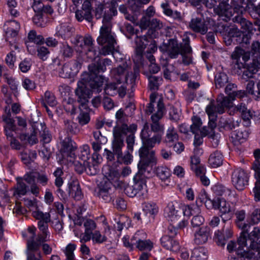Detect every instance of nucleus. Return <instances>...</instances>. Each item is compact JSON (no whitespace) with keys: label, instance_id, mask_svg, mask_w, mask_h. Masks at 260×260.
I'll return each mask as SVG.
<instances>
[{"label":"nucleus","instance_id":"nucleus-1","mask_svg":"<svg viewBox=\"0 0 260 260\" xmlns=\"http://www.w3.org/2000/svg\"><path fill=\"white\" fill-rule=\"evenodd\" d=\"M140 137L142 145L139 150L141 160L138 166L140 170H145L149 165L156 163L155 153L152 148L156 144L160 143L161 136L152 135L151 132L149 130V125L146 122L141 131Z\"/></svg>","mask_w":260,"mask_h":260},{"label":"nucleus","instance_id":"nucleus-2","mask_svg":"<svg viewBox=\"0 0 260 260\" xmlns=\"http://www.w3.org/2000/svg\"><path fill=\"white\" fill-rule=\"evenodd\" d=\"M106 10L104 5H100L96 9L95 16L100 18L103 14V25L100 30V36L97 38V42L101 45H105L100 53L103 55H107L113 53L116 41L113 34L111 31L112 25L110 22L111 16L106 14Z\"/></svg>","mask_w":260,"mask_h":260},{"label":"nucleus","instance_id":"nucleus-3","mask_svg":"<svg viewBox=\"0 0 260 260\" xmlns=\"http://www.w3.org/2000/svg\"><path fill=\"white\" fill-rule=\"evenodd\" d=\"M103 82H78L75 90L79 108L86 109L92 92H100L102 90Z\"/></svg>","mask_w":260,"mask_h":260},{"label":"nucleus","instance_id":"nucleus-4","mask_svg":"<svg viewBox=\"0 0 260 260\" xmlns=\"http://www.w3.org/2000/svg\"><path fill=\"white\" fill-rule=\"evenodd\" d=\"M246 237L245 245L242 246L238 243L239 247L236 249V253L241 257L251 258L254 255V253L251 250L259 248V243L257 242L260 238V229L258 227H254L252 231L249 233Z\"/></svg>","mask_w":260,"mask_h":260},{"label":"nucleus","instance_id":"nucleus-5","mask_svg":"<svg viewBox=\"0 0 260 260\" xmlns=\"http://www.w3.org/2000/svg\"><path fill=\"white\" fill-rule=\"evenodd\" d=\"M229 0H218L219 5L216 9V12L220 16H224L227 19H230L233 15L234 11L237 13H243L245 10L246 4L244 0H233L232 6H230L227 2Z\"/></svg>","mask_w":260,"mask_h":260},{"label":"nucleus","instance_id":"nucleus-6","mask_svg":"<svg viewBox=\"0 0 260 260\" xmlns=\"http://www.w3.org/2000/svg\"><path fill=\"white\" fill-rule=\"evenodd\" d=\"M111 61L108 58H105L103 61V64L101 63H91L88 66V72H84L81 76L82 81H104L106 80L105 77L102 75L99 74L100 71L104 72L106 70V66L111 65Z\"/></svg>","mask_w":260,"mask_h":260},{"label":"nucleus","instance_id":"nucleus-7","mask_svg":"<svg viewBox=\"0 0 260 260\" xmlns=\"http://www.w3.org/2000/svg\"><path fill=\"white\" fill-rule=\"evenodd\" d=\"M165 108L163 103L162 98H159L157 102L156 107H155V111L151 116V123L150 124L152 135H160L161 141L164 132V126L159 122V120L163 117ZM149 124L148 122H147ZM149 125V124H148Z\"/></svg>","mask_w":260,"mask_h":260},{"label":"nucleus","instance_id":"nucleus-8","mask_svg":"<svg viewBox=\"0 0 260 260\" xmlns=\"http://www.w3.org/2000/svg\"><path fill=\"white\" fill-rule=\"evenodd\" d=\"M36 231V229L34 226H29L27 229L29 237L26 243V260H42V255L40 250V244L35 241Z\"/></svg>","mask_w":260,"mask_h":260},{"label":"nucleus","instance_id":"nucleus-9","mask_svg":"<svg viewBox=\"0 0 260 260\" xmlns=\"http://www.w3.org/2000/svg\"><path fill=\"white\" fill-rule=\"evenodd\" d=\"M72 43L75 45L78 51H86L88 57L91 59L95 58L96 53L92 47L93 40L90 36L82 37L76 35L72 40Z\"/></svg>","mask_w":260,"mask_h":260},{"label":"nucleus","instance_id":"nucleus-10","mask_svg":"<svg viewBox=\"0 0 260 260\" xmlns=\"http://www.w3.org/2000/svg\"><path fill=\"white\" fill-rule=\"evenodd\" d=\"M145 38H138L136 40L137 45V48L135 50V54L133 57V60L135 63L134 68V73H128L125 77L126 81L129 80L130 81H135L139 80V69L143 65V46L141 45V42Z\"/></svg>","mask_w":260,"mask_h":260},{"label":"nucleus","instance_id":"nucleus-11","mask_svg":"<svg viewBox=\"0 0 260 260\" xmlns=\"http://www.w3.org/2000/svg\"><path fill=\"white\" fill-rule=\"evenodd\" d=\"M178 209V207H176L172 203H169L165 209V214L174 226L184 228L187 224V221L183 210Z\"/></svg>","mask_w":260,"mask_h":260},{"label":"nucleus","instance_id":"nucleus-12","mask_svg":"<svg viewBox=\"0 0 260 260\" xmlns=\"http://www.w3.org/2000/svg\"><path fill=\"white\" fill-rule=\"evenodd\" d=\"M250 57V53L248 51H245L240 47H236L235 50L231 55V58L233 60L232 66L234 70H240L246 67V62H247Z\"/></svg>","mask_w":260,"mask_h":260},{"label":"nucleus","instance_id":"nucleus-13","mask_svg":"<svg viewBox=\"0 0 260 260\" xmlns=\"http://www.w3.org/2000/svg\"><path fill=\"white\" fill-rule=\"evenodd\" d=\"M245 95L244 92L241 91H233L229 93V96H224L223 95L218 96L216 102H218V106L216 109L219 113H224L225 108H230L234 106L233 101L236 97L242 98Z\"/></svg>","mask_w":260,"mask_h":260},{"label":"nucleus","instance_id":"nucleus-14","mask_svg":"<svg viewBox=\"0 0 260 260\" xmlns=\"http://www.w3.org/2000/svg\"><path fill=\"white\" fill-rule=\"evenodd\" d=\"M249 176L243 169H235L231 174V182L234 186L239 190H243L248 185Z\"/></svg>","mask_w":260,"mask_h":260},{"label":"nucleus","instance_id":"nucleus-15","mask_svg":"<svg viewBox=\"0 0 260 260\" xmlns=\"http://www.w3.org/2000/svg\"><path fill=\"white\" fill-rule=\"evenodd\" d=\"M20 29V25L15 20L7 21L4 26L5 38L7 42L12 45L16 41Z\"/></svg>","mask_w":260,"mask_h":260},{"label":"nucleus","instance_id":"nucleus-16","mask_svg":"<svg viewBox=\"0 0 260 260\" xmlns=\"http://www.w3.org/2000/svg\"><path fill=\"white\" fill-rule=\"evenodd\" d=\"M44 41V38L42 35H38L35 30H31L28 32L27 39L25 41L27 51L31 55L36 54L37 46L43 44Z\"/></svg>","mask_w":260,"mask_h":260},{"label":"nucleus","instance_id":"nucleus-17","mask_svg":"<svg viewBox=\"0 0 260 260\" xmlns=\"http://www.w3.org/2000/svg\"><path fill=\"white\" fill-rule=\"evenodd\" d=\"M235 215L236 217V223L239 228H241L242 231L238 239V243L242 246L245 245L246 237L251 226L249 223H243L242 222L245 218V212L244 210L237 211Z\"/></svg>","mask_w":260,"mask_h":260},{"label":"nucleus","instance_id":"nucleus-18","mask_svg":"<svg viewBox=\"0 0 260 260\" xmlns=\"http://www.w3.org/2000/svg\"><path fill=\"white\" fill-rule=\"evenodd\" d=\"M2 118L3 121L7 124V126L5 128V131L7 139L9 142L11 138H14L12 131H14L16 129L14 120L12 118L9 106L5 107V114L3 115Z\"/></svg>","mask_w":260,"mask_h":260},{"label":"nucleus","instance_id":"nucleus-19","mask_svg":"<svg viewBox=\"0 0 260 260\" xmlns=\"http://www.w3.org/2000/svg\"><path fill=\"white\" fill-rule=\"evenodd\" d=\"M92 0H85L83 2L81 10H78L76 12V18L78 21H82L85 19L88 22H91L92 19L91 15V4Z\"/></svg>","mask_w":260,"mask_h":260},{"label":"nucleus","instance_id":"nucleus-20","mask_svg":"<svg viewBox=\"0 0 260 260\" xmlns=\"http://www.w3.org/2000/svg\"><path fill=\"white\" fill-rule=\"evenodd\" d=\"M183 46H181L180 54L182 56L183 63L185 65H188L192 63V59L190 54L192 52L191 48L189 45V38L186 37L183 39Z\"/></svg>","mask_w":260,"mask_h":260},{"label":"nucleus","instance_id":"nucleus-21","mask_svg":"<svg viewBox=\"0 0 260 260\" xmlns=\"http://www.w3.org/2000/svg\"><path fill=\"white\" fill-rule=\"evenodd\" d=\"M210 237V230L207 226H203L197 231L194 234V242L200 245L207 242Z\"/></svg>","mask_w":260,"mask_h":260},{"label":"nucleus","instance_id":"nucleus-22","mask_svg":"<svg viewBox=\"0 0 260 260\" xmlns=\"http://www.w3.org/2000/svg\"><path fill=\"white\" fill-rule=\"evenodd\" d=\"M218 106V102H217L216 105L211 102L210 104L207 106L206 111L208 115L209 118V127L210 128L211 132H214L213 129L216 127V124L215 120L216 117V114H222L223 113H219L216 110Z\"/></svg>","mask_w":260,"mask_h":260},{"label":"nucleus","instance_id":"nucleus-23","mask_svg":"<svg viewBox=\"0 0 260 260\" xmlns=\"http://www.w3.org/2000/svg\"><path fill=\"white\" fill-rule=\"evenodd\" d=\"M212 207L219 210L222 214H232L233 210L229 203L223 198H217L213 200Z\"/></svg>","mask_w":260,"mask_h":260},{"label":"nucleus","instance_id":"nucleus-24","mask_svg":"<svg viewBox=\"0 0 260 260\" xmlns=\"http://www.w3.org/2000/svg\"><path fill=\"white\" fill-rule=\"evenodd\" d=\"M159 84L158 82H149L148 87L152 93L150 95V102L148 104L146 109V112L148 114H150L155 111V107L154 103L157 98V94L155 92L158 89Z\"/></svg>","mask_w":260,"mask_h":260},{"label":"nucleus","instance_id":"nucleus-25","mask_svg":"<svg viewBox=\"0 0 260 260\" xmlns=\"http://www.w3.org/2000/svg\"><path fill=\"white\" fill-rule=\"evenodd\" d=\"M189 28L196 32H199L202 35L205 34L207 30V26L204 20L200 18H192L189 24Z\"/></svg>","mask_w":260,"mask_h":260},{"label":"nucleus","instance_id":"nucleus-26","mask_svg":"<svg viewBox=\"0 0 260 260\" xmlns=\"http://www.w3.org/2000/svg\"><path fill=\"white\" fill-rule=\"evenodd\" d=\"M248 137V133L243 127H240L233 132L231 137L234 145L238 146L243 143Z\"/></svg>","mask_w":260,"mask_h":260},{"label":"nucleus","instance_id":"nucleus-27","mask_svg":"<svg viewBox=\"0 0 260 260\" xmlns=\"http://www.w3.org/2000/svg\"><path fill=\"white\" fill-rule=\"evenodd\" d=\"M74 31V28L68 23H61L56 27L55 35L64 39L70 38Z\"/></svg>","mask_w":260,"mask_h":260},{"label":"nucleus","instance_id":"nucleus-28","mask_svg":"<svg viewBox=\"0 0 260 260\" xmlns=\"http://www.w3.org/2000/svg\"><path fill=\"white\" fill-rule=\"evenodd\" d=\"M232 231L229 228H223L222 231H218L215 233V240L218 245L224 246L226 239L232 236Z\"/></svg>","mask_w":260,"mask_h":260},{"label":"nucleus","instance_id":"nucleus-29","mask_svg":"<svg viewBox=\"0 0 260 260\" xmlns=\"http://www.w3.org/2000/svg\"><path fill=\"white\" fill-rule=\"evenodd\" d=\"M77 147L76 143L72 141L70 138H66L61 142V151L67 155L72 157V155L74 156V153L73 152L77 149Z\"/></svg>","mask_w":260,"mask_h":260},{"label":"nucleus","instance_id":"nucleus-30","mask_svg":"<svg viewBox=\"0 0 260 260\" xmlns=\"http://www.w3.org/2000/svg\"><path fill=\"white\" fill-rule=\"evenodd\" d=\"M40 132L39 125L37 128H34V131L30 135L26 134H21L19 136V139L21 142L25 143V145L29 144L31 145L37 144L38 140L37 138V134Z\"/></svg>","mask_w":260,"mask_h":260},{"label":"nucleus","instance_id":"nucleus-31","mask_svg":"<svg viewBox=\"0 0 260 260\" xmlns=\"http://www.w3.org/2000/svg\"><path fill=\"white\" fill-rule=\"evenodd\" d=\"M181 46H183V43L179 45L176 40H170L169 45L167 48V52L168 55L171 58H177L179 54L180 53Z\"/></svg>","mask_w":260,"mask_h":260},{"label":"nucleus","instance_id":"nucleus-32","mask_svg":"<svg viewBox=\"0 0 260 260\" xmlns=\"http://www.w3.org/2000/svg\"><path fill=\"white\" fill-rule=\"evenodd\" d=\"M160 241L162 246L167 249L172 251H177L179 249L178 243L174 240L171 236H164Z\"/></svg>","mask_w":260,"mask_h":260},{"label":"nucleus","instance_id":"nucleus-33","mask_svg":"<svg viewBox=\"0 0 260 260\" xmlns=\"http://www.w3.org/2000/svg\"><path fill=\"white\" fill-rule=\"evenodd\" d=\"M134 239L135 241V245L136 244V247L141 251H150L153 247V244L150 240H141L138 233L135 234L134 235Z\"/></svg>","mask_w":260,"mask_h":260},{"label":"nucleus","instance_id":"nucleus-34","mask_svg":"<svg viewBox=\"0 0 260 260\" xmlns=\"http://www.w3.org/2000/svg\"><path fill=\"white\" fill-rule=\"evenodd\" d=\"M259 60L257 59H253L252 62L246 66V70L243 73V76L247 77L248 78H252L253 75L257 72L260 66V57Z\"/></svg>","mask_w":260,"mask_h":260},{"label":"nucleus","instance_id":"nucleus-35","mask_svg":"<svg viewBox=\"0 0 260 260\" xmlns=\"http://www.w3.org/2000/svg\"><path fill=\"white\" fill-rule=\"evenodd\" d=\"M120 174L117 170H110L107 179L110 183L113 184L115 187H121L123 183L119 181Z\"/></svg>","mask_w":260,"mask_h":260},{"label":"nucleus","instance_id":"nucleus-36","mask_svg":"<svg viewBox=\"0 0 260 260\" xmlns=\"http://www.w3.org/2000/svg\"><path fill=\"white\" fill-rule=\"evenodd\" d=\"M200 213V209L197 206H195L190 209V214L193 216L191 220V224L193 227L200 226L204 222V217L199 215Z\"/></svg>","mask_w":260,"mask_h":260},{"label":"nucleus","instance_id":"nucleus-37","mask_svg":"<svg viewBox=\"0 0 260 260\" xmlns=\"http://www.w3.org/2000/svg\"><path fill=\"white\" fill-rule=\"evenodd\" d=\"M208 254L203 247L194 248L191 253L190 260H207Z\"/></svg>","mask_w":260,"mask_h":260},{"label":"nucleus","instance_id":"nucleus-38","mask_svg":"<svg viewBox=\"0 0 260 260\" xmlns=\"http://www.w3.org/2000/svg\"><path fill=\"white\" fill-rule=\"evenodd\" d=\"M145 38V40H143L141 42V45L143 46V51H144V48H146L147 45H148V49L147 50V52L148 54H151L152 53L155 52L157 50V47L155 44V42L154 41L150 39V40H148L146 36H143V37H137L135 39V42L136 44V40L138 38ZM137 46V45H136V47ZM137 47L136 48V49Z\"/></svg>","mask_w":260,"mask_h":260},{"label":"nucleus","instance_id":"nucleus-39","mask_svg":"<svg viewBox=\"0 0 260 260\" xmlns=\"http://www.w3.org/2000/svg\"><path fill=\"white\" fill-rule=\"evenodd\" d=\"M133 151L127 150L123 153L122 151L116 154L117 160L120 164H123L126 165L131 164L133 161V156L132 154Z\"/></svg>","mask_w":260,"mask_h":260},{"label":"nucleus","instance_id":"nucleus-40","mask_svg":"<svg viewBox=\"0 0 260 260\" xmlns=\"http://www.w3.org/2000/svg\"><path fill=\"white\" fill-rule=\"evenodd\" d=\"M208 161L212 168H217L222 164V155L220 152L216 151L210 155Z\"/></svg>","mask_w":260,"mask_h":260},{"label":"nucleus","instance_id":"nucleus-41","mask_svg":"<svg viewBox=\"0 0 260 260\" xmlns=\"http://www.w3.org/2000/svg\"><path fill=\"white\" fill-rule=\"evenodd\" d=\"M69 193L76 200H79L82 197V192L77 182L73 181L69 184Z\"/></svg>","mask_w":260,"mask_h":260},{"label":"nucleus","instance_id":"nucleus-42","mask_svg":"<svg viewBox=\"0 0 260 260\" xmlns=\"http://www.w3.org/2000/svg\"><path fill=\"white\" fill-rule=\"evenodd\" d=\"M114 138L112 141V150L113 153L116 155L122 151V149L124 147V141L123 137H119L113 135Z\"/></svg>","mask_w":260,"mask_h":260},{"label":"nucleus","instance_id":"nucleus-43","mask_svg":"<svg viewBox=\"0 0 260 260\" xmlns=\"http://www.w3.org/2000/svg\"><path fill=\"white\" fill-rule=\"evenodd\" d=\"M156 173L157 176L164 181H167L168 183L166 184V186L169 185V178L171 176V173L169 170L164 167H158L156 169Z\"/></svg>","mask_w":260,"mask_h":260},{"label":"nucleus","instance_id":"nucleus-44","mask_svg":"<svg viewBox=\"0 0 260 260\" xmlns=\"http://www.w3.org/2000/svg\"><path fill=\"white\" fill-rule=\"evenodd\" d=\"M40 134L42 137V140L44 143H48L51 140V136L47 129L44 123H40L39 125Z\"/></svg>","mask_w":260,"mask_h":260},{"label":"nucleus","instance_id":"nucleus-45","mask_svg":"<svg viewBox=\"0 0 260 260\" xmlns=\"http://www.w3.org/2000/svg\"><path fill=\"white\" fill-rule=\"evenodd\" d=\"M50 54L48 49L44 46H37V53L35 55L43 61L46 60Z\"/></svg>","mask_w":260,"mask_h":260},{"label":"nucleus","instance_id":"nucleus-46","mask_svg":"<svg viewBox=\"0 0 260 260\" xmlns=\"http://www.w3.org/2000/svg\"><path fill=\"white\" fill-rule=\"evenodd\" d=\"M133 185L137 193H141L143 194L147 191L146 182L144 179L142 178L136 181Z\"/></svg>","mask_w":260,"mask_h":260},{"label":"nucleus","instance_id":"nucleus-47","mask_svg":"<svg viewBox=\"0 0 260 260\" xmlns=\"http://www.w3.org/2000/svg\"><path fill=\"white\" fill-rule=\"evenodd\" d=\"M116 83H117L118 85L117 92L121 98L125 95L128 87H133L134 85L133 82H131L130 84H128V82H116Z\"/></svg>","mask_w":260,"mask_h":260},{"label":"nucleus","instance_id":"nucleus-48","mask_svg":"<svg viewBox=\"0 0 260 260\" xmlns=\"http://www.w3.org/2000/svg\"><path fill=\"white\" fill-rule=\"evenodd\" d=\"M7 6L9 11L12 16L17 17L20 15L19 12L17 10V3L16 0H7Z\"/></svg>","mask_w":260,"mask_h":260},{"label":"nucleus","instance_id":"nucleus-49","mask_svg":"<svg viewBox=\"0 0 260 260\" xmlns=\"http://www.w3.org/2000/svg\"><path fill=\"white\" fill-rule=\"evenodd\" d=\"M60 52L63 58H71L73 55L74 50L72 47L64 44L60 47Z\"/></svg>","mask_w":260,"mask_h":260},{"label":"nucleus","instance_id":"nucleus-50","mask_svg":"<svg viewBox=\"0 0 260 260\" xmlns=\"http://www.w3.org/2000/svg\"><path fill=\"white\" fill-rule=\"evenodd\" d=\"M87 108H88V107ZM80 109H81V112L78 117V121L81 125H83L87 124L89 122L90 116L87 108L85 109L86 110V111H83L82 110L83 109L82 108Z\"/></svg>","mask_w":260,"mask_h":260},{"label":"nucleus","instance_id":"nucleus-51","mask_svg":"<svg viewBox=\"0 0 260 260\" xmlns=\"http://www.w3.org/2000/svg\"><path fill=\"white\" fill-rule=\"evenodd\" d=\"M192 124L190 126V129L193 134H197L200 131L202 122L201 119L198 116L192 118Z\"/></svg>","mask_w":260,"mask_h":260},{"label":"nucleus","instance_id":"nucleus-52","mask_svg":"<svg viewBox=\"0 0 260 260\" xmlns=\"http://www.w3.org/2000/svg\"><path fill=\"white\" fill-rule=\"evenodd\" d=\"M128 131H129V128L127 125L122 124L121 126H117L114 128L113 135L123 137L122 136L126 134Z\"/></svg>","mask_w":260,"mask_h":260},{"label":"nucleus","instance_id":"nucleus-53","mask_svg":"<svg viewBox=\"0 0 260 260\" xmlns=\"http://www.w3.org/2000/svg\"><path fill=\"white\" fill-rule=\"evenodd\" d=\"M32 215L38 220H43L46 222L50 221V215L49 213H43L42 211L37 210L32 212Z\"/></svg>","mask_w":260,"mask_h":260},{"label":"nucleus","instance_id":"nucleus-54","mask_svg":"<svg viewBox=\"0 0 260 260\" xmlns=\"http://www.w3.org/2000/svg\"><path fill=\"white\" fill-rule=\"evenodd\" d=\"M143 210L151 217L153 215L157 212V207L156 205L149 203L144 204Z\"/></svg>","mask_w":260,"mask_h":260},{"label":"nucleus","instance_id":"nucleus-55","mask_svg":"<svg viewBox=\"0 0 260 260\" xmlns=\"http://www.w3.org/2000/svg\"><path fill=\"white\" fill-rule=\"evenodd\" d=\"M126 70V65L123 64V66H119L117 68L113 69L111 71V74L113 75L117 80L116 81H120L122 76Z\"/></svg>","mask_w":260,"mask_h":260},{"label":"nucleus","instance_id":"nucleus-56","mask_svg":"<svg viewBox=\"0 0 260 260\" xmlns=\"http://www.w3.org/2000/svg\"><path fill=\"white\" fill-rule=\"evenodd\" d=\"M249 92L260 99V82H257L256 86H254V82H249L247 84Z\"/></svg>","mask_w":260,"mask_h":260},{"label":"nucleus","instance_id":"nucleus-57","mask_svg":"<svg viewBox=\"0 0 260 260\" xmlns=\"http://www.w3.org/2000/svg\"><path fill=\"white\" fill-rule=\"evenodd\" d=\"M178 136L173 127L169 128L166 134L165 141L167 143H171L178 140Z\"/></svg>","mask_w":260,"mask_h":260},{"label":"nucleus","instance_id":"nucleus-58","mask_svg":"<svg viewBox=\"0 0 260 260\" xmlns=\"http://www.w3.org/2000/svg\"><path fill=\"white\" fill-rule=\"evenodd\" d=\"M76 249V245L74 244H69L67 246L64 250V253L67 257L66 260H74L75 255L74 251Z\"/></svg>","mask_w":260,"mask_h":260},{"label":"nucleus","instance_id":"nucleus-59","mask_svg":"<svg viewBox=\"0 0 260 260\" xmlns=\"http://www.w3.org/2000/svg\"><path fill=\"white\" fill-rule=\"evenodd\" d=\"M27 186L24 182H18L16 188L14 190L13 195L15 196L16 194L18 195L25 194L27 192Z\"/></svg>","mask_w":260,"mask_h":260},{"label":"nucleus","instance_id":"nucleus-60","mask_svg":"<svg viewBox=\"0 0 260 260\" xmlns=\"http://www.w3.org/2000/svg\"><path fill=\"white\" fill-rule=\"evenodd\" d=\"M134 218L142 223H148L151 217L142 210V212L136 213Z\"/></svg>","mask_w":260,"mask_h":260},{"label":"nucleus","instance_id":"nucleus-61","mask_svg":"<svg viewBox=\"0 0 260 260\" xmlns=\"http://www.w3.org/2000/svg\"><path fill=\"white\" fill-rule=\"evenodd\" d=\"M115 82H109L105 87V92L110 95H113L117 93V83Z\"/></svg>","mask_w":260,"mask_h":260},{"label":"nucleus","instance_id":"nucleus-62","mask_svg":"<svg viewBox=\"0 0 260 260\" xmlns=\"http://www.w3.org/2000/svg\"><path fill=\"white\" fill-rule=\"evenodd\" d=\"M31 65V60L28 58H25L20 62L19 68L21 72L26 73L30 70Z\"/></svg>","mask_w":260,"mask_h":260},{"label":"nucleus","instance_id":"nucleus-63","mask_svg":"<svg viewBox=\"0 0 260 260\" xmlns=\"http://www.w3.org/2000/svg\"><path fill=\"white\" fill-rule=\"evenodd\" d=\"M10 146L12 149L19 150L25 147V143L20 142L15 137L11 138L9 141Z\"/></svg>","mask_w":260,"mask_h":260},{"label":"nucleus","instance_id":"nucleus-64","mask_svg":"<svg viewBox=\"0 0 260 260\" xmlns=\"http://www.w3.org/2000/svg\"><path fill=\"white\" fill-rule=\"evenodd\" d=\"M92 241L96 243H102L106 241L107 238L102 235L99 231H94L92 234Z\"/></svg>","mask_w":260,"mask_h":260}]
</instances>
